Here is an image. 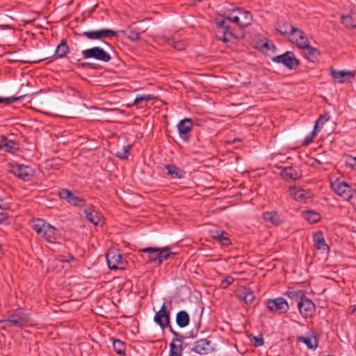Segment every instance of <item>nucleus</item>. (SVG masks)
<instances>
[{
  "label": "nucleus",
  "mask_w": 356,
  "mask_h": 356,
  "mask_svg": "<svg viewBox=\"0 0 356 356\" xmlns=\"http://www.w3.org/2000/svg\"><path fill=\"white\" fill-rule=\"evenodd\" d=\"M32 325L30 313L19 307L8 311L4 318L0 321L1 328L4 330L9 327L22 330Z\"/></svg>",
  "instance_id": "1"
},
{
  "label": "nucleus",
  "mask_w": 356,
  "mask_h": 356,
  "mask_svg": "<svg viewBox=\"0 0 356 356\" xmlns=\"http://www.w3.org/2000/svg\"><path fill=\"white\" fill-rule=\"evenodd\" d=\"M104 48L93 47L82 51L83 57L86 59L92 58L103 63L109 62L111 60L110 51H113L112 45L104 42Z\"/></svg>",
  "instance_id": "2"
},
{
  "label": "nucleus",
  "mask_w": 356,
  "mask_h": 356,
  "mask_svg": "<svg viewBox=\"0 0 356 356\" xmlns=\"http://www.w3.org/2000/svg\"><path fill=\"white\" fill-rule=\"evenodd\" d=\"M106 258L111 270H125L128 266L127 261L122 257L118 249H110L106 253Z\"/></svg>",
  "instance_id": "3"
},
{
  "label": "nucleus",
  "mask_w": 356,
  "mask_h": 356,
  "mask_svg": "<svg viewBox=\"0 0 356 356\" xmlns=\"http://www.w3.org/2000/svg\"><path fill=\"white\" fill-rule=\"evenodd\" d=\"M273 63H281L289 70H296L300 65V62L296 58L293 51H287L283 54L274 56L271 58Z\"/></svg>",
  "instance_id": "4"
},
{
  "label": "nucleus",
  "mask_w": 356,
  "mask_h": 356,
  "mask_svg": "<svg viewBox=\"0 0 356 356\" xmlns=\"http://www.w3.org/2000/svg\"><path fill=\"white\" fill-rule=\"evenodd\" d=\"M267 308L279 315L286 314L289 310V305L283 297L268 299L266 301Z\"/></svg>",
  "instance_id": "5"
},
{
  "label": "nucleus",
  "mask_w": 356,
  "mask_h": 356,
  "mask_svg": "<svg viewBox=\"0 0 356 356\" xmlns=\"http://www.w3.org/2000/svg\"><path fill=\"white\" fill-rule=\"evenodd\" d=\"M58 196L73 207H82L86 203L83 197L76 195L72 191L67 188L59 189Z\"/></svg>",
  "instance_id": "6"
},
{
  "label": "nucleus",
  "mask_w": 356,
  "mask_h": 356,
  "mask_svg": "<svg viewBox=\"0 0 356 356\" xmlns=\"http://www.w3.org/2000/svg\"><path fill=\"white\" fill-rule=\"evenodd\" d=\"M297 306L304 318H312L316 314V305L307 296L297 303Z\"/></svg>",
  "instance_id": "7"
},
{
  "label": "nucleus",
  "mask_w": 356,
  "mask_h": 356,
  "mask_svg": "<svg viewBox=\"0 0 356 356\" xmlns=\"http://www.w3.org/2000/svg\"><path fill=\"white\" fill-rule=\"evenodd\" d=\"M190 350L200 355H205L214 352L215 348L211 341L209 338H205L196 341Z\"/></svg>",
  "instance_id": "8"
},
{
  "label": "nucleus",
  "mask_w": 356,
  "mask_h": 356,
  "mask_svg": "<svg viewBox=\"0 0 356 356\" xmlns=\"http://www.w3.org/2000/svg\"><path fill=\"white\" fill-rule=\"evenodd\" d=\"M154 321L160 326L162 330L170 327V314L167 310L164 302L160 309L156 312L154 316Z\"/></svg>",
  "instance_id": "9"
},
{
  "label": "nucleus",
  "mask_w": 356,
  "mask_h": 356,
  "mask_svg": "<svg viewBox=\"0 0 356 356\" xmlns=\"http://www.w3.org/2000/svg\"><path fill=\"white\" fill-rule=\"evenodd\" d=\"M80 36L86 37L90 40H100L102 38H112L117 35V33L111 29H102L85 31L79 34Z\"/></svg>",
  "instance_id": "10"
},
{
  "label": "nucleus",
  "mask_w": 356,
  "mask_h": 356,
  "mask_svg": "<svg viewBox=\"0 0 356 356\" xmlns=\"http://www.w3.org/2000/svg\"><path fill=\"white\" fill-rule=\"evenodd\" d=\"M280 168L282 169L280 175L286 181H294L302 177L301 170L298 167L287 166Z\"/></svg>",
  "instance_id": "11"
},
{
  "label": "nucleus",
  "mask_w": 356,
  "mask_h": 356,
  "mask_svg": "<svg viewBox=\"0 0 356 356\" xmlns=\"http://www.w3.org/2000/svg\"><path fill=\"white\" fill-rule=\"evenodd\" d=\"M334 192L343 198L350 200L353 198V191L352 187L344 181H337L331 184Z\"/></svg>",
  "instance_id": "12"
},
{
  "label": "nucleus",
  "mask_w": 356,
  "mask_h": 356,
  "mask_svg": "<svg viewBox=\"0 0 356 356\" xmlns=\"http://www.w3.org/2000/svg\"><path fill=\"white\" fill-rule=\"evenodd\" d=\"M11 172L24 181H30L33 176V169L28 165H24L13 166Z\"/></svg>",
  "instance_id": "13"
},
{
  "label": "nucleus",
  "mask_w": 356,
  "mask_h": 356,
  "mask_svg": "<svg viewBox=\"0 0 356 356\" xmlns=\"http://www.w3.org/2000/svg\"><path fill=\"white\" fill-rule=\"evenodd\" d=\"M193 127V122L191 118H185L179 121L177 124V129L180 137L184 141H188L190 133Z\"/></svg>",
  "instance_id": "14"
},
{
  "label": "nucleus",
  "mask_w": 356,
  "mask_h": 356,
  "mask_svg": "<svg viewBox=\"0 0 356 356\" xmlns=\"http://www.w3.org/2000/svg\"><path fill=\"white\" fill-rule=\"evenodd\" d=\"M331 76L335 82L339 83L350 82L354 79V73L345 70L337 71L333 67L331 68Z\"/></svg>",
  "instance_id": "15"
},
{
  "label": "nucleus",
  "mask_w": 356,
  "mask_h": 356,
  "mask_svg": "<svg viewBox=\"0 0 356 356\" xmlns=\"http://www.w3.org/2000/svg\"><path fill=\"white\" fill-rule=\"evenodd\" d=\"M289 192L295 200L302 202L312 196V193L310 191L296 188L295 186L289 187Z\"/></svg>",
  "instance_id": "16"
},
{
  "label": "nucleus",
  "mask_w": 356,
  "mask_h": 356,
  "mask_svg": "<svg viewBox=\"0 0 356 356\" xmlns=\"http://www.w3.org/2000/svg\"><path fill=\"white\" fill-rule=\"evenodd\" d=\"M234 13L240 18L241 27L245 28L252 24V15L250 12L237 8L234 10Z\"/></svg>",
  "instance_id": "17"
},
{
  "label": "nucleus",
  "mask_w": 356,
  "mask_h": 356,
  "mask_svg": "<svg viewBox=\"0 0 356 356\" xmlns=\"http://www.w3.org/2000/svg\"><path fill=\"white\" fill-rule=\"evenodd\" d=\"M236 296L240 300L244 301L246 305L254 304L256 298L253 291L245 286L237 293Z\"/></svg>",
  "instance_id": "18"
},
{
  "label": "nucleus",
  "mask_w": 356,
  "mask_h": 356,
  "mask_svg": "<svg viewBox=\"0 0 356 356\" xmlns=\"http://www.w3.org/2000/svg\"><path fill=\"white\" fill-rule=\"evenodd\" d=\"M160 248L147 247L140 249L139 252L147 254V262L154 263L158 266Z\"/></svg>",
  "instance_id": "19"
},
{
  "label": "nucleus",
  "mask_w": 356,
  "mask_h": 356,
  "mask_svg": "<svg viewBox=\"0 0 356 356\" xmlns=\"http://www.w3.org/2000/svg\"><path fill=\"white\" fill-rule=\"evenodd\" d=\"M0 148L9 153H14L19 149L17 143L8 140L5 136H0Z\"/></svg>",
  "instance_id": "20"
},
{
  "label": "nucleus",
  "mask_w": 356,
  "mask_h": 356,
  "mask_svg": "<svg viewBox=\"0 0 356 356\" xmlns=\"http://www.w3.org/2000/svg\"><path fill=\"white\" fill-rule=\"evenodd\" d=\"M314 245L318 250L327 253L330 250L329 246L325 243L323 232L319 231L313 236Z\"/></svg>",
  "instance_id": "21"
},
{
  "label": "nucleus",
  "mask_w": 356,
  "mask_h": 356,
  "mask_svg": "<svg viewBox=\"0 0 356 356\" xmlns=\"http://www.w3.org/2000/svg\"><path fill=\"white\" fill-rule=\"evenodd\" d=\"M44 227L45 229H44L42 236L47 241L54 243L59 236L58 230L49 223H47Z\"/></svg>",
  "instance_id": "22"
},
{
  "label": "nucleus",
  "mask_w": 356,
  "mask_h": 356,
  "mask_svg": "<svg viewBox=\"0 0 356 356\" xmlns=\"http://www.w3.org/2000/svg\"><path fill=\"white\" fill-rule=\"evenodd\" d=\"M329 119H330V115L328 113H325V115H320L318 119L316 121L313 131L309 134V136H308L305 139L307 144L311 143L313 140L314 136H316V133L318 131L319 127H322L323 125V124L326 121H327Z\"/></svg>",
  "instance_id": "23"
},
{
  "label": "nucleus",
  "mask_w": 356,
  "mask_h": 356,
  "mask_svg": "<svg viewBox=\"0 0 356 356\" xmlns=\"http://www.w3.org/2000/svg\"><path fill=\"white\" fill-rule=\"evenodd\" d=\"M190 316L186 311L181 310L176 314L175 321L179 328H184L190 323Z\"/></svg>",
  "instance_id": "24"
},
{
  "label": "nucleus",
  "mask_w": 356,
  "mask_h": 356,
  "mask_svg": "<svg viewBox=\"0 0 356 356\" xmlns=\"http://www.w3.org/2000/svg\"><path fill=\"white\" fill-rule=\"evenodd\" d=\"M85 218L95 225H97L101 220L100 214L92 209V207L86 208L84 210Z\"/></svg>",
  "instance_id": "25"
},
{
  "label": "nucleus",
  "mask_w": 356,
  "mask_h": 356,
  "mask_svg": "<svg viewBox=\"0 0 356 356\" xmlns=\"http://www.w3.org/2000/svg\"><path fill=\"white\" fill-rule=\"evenodd\" d=\"M301 49L304 50V54H305L308 60L313 63L316 62L318 60L320 56V53L317 49L312 47V46L309 45V43L307 44L303 45Z\"/></svg>",
  "instance_id": "26"
},
{
  "label": "nucleus",
  "mask_w": 356,
  "mask_h": 356,
  "mask_svg": "<svg viewBox=\"0 0 356 356\" xmlns=\"http://www.w3.org/2000/svg\"><path fill=\"white\" fill-rule=\"evenodd\" d=\"M296 35L298 38L296 40V46L298 48H302L303 45L307 44L309 43V40L305 33L300 29L298 28H295V29H292V35Z\"/></svg>",
  "instance_id": "27"
},
{
  "label": "nucleus",
  "mask_w": 356,
  "mask_h": 356,
  "mask_svg": "<svg viewBox=\"0 0 356 356\" xmlns=\"http://www.w3.org/2000/svg\"><path fill=\"white\" fill-rule=\"evenodd\" d=\"M165 168L168 171V175L172 179H182L185 177V172L175 165H167Z\"/></svg>",
  "instance_id": "28"
},
{
  "label": "nucleus",
  "mask_w": 356,
  "mask_h": 356,
  "mask_svg": "<svg viewBox=\"0 0 356 356\" xmlns=\"http://www.w3.org/2000/svg\"><path fill=\"white\" fill-rule=\"evenodd\" d=\"M179 343H181V339H172L170 343L169 356H182L183 347Z\"/></svg>",
  "instance_id": "29"
},
{
  "label": "nucleus",
  "mask_w": 356,
  "mask_h": 356,
  "mask_svg": "<svg viewBox=\"0 0 356 356\" xmlns=\"http://www.w3.org/2000/svg\"><path fill=\"white\" fill-rule=\"evenodd\" d=\"M69 51L70 47L67 44L66 40L63 39L60 43L57 46L53 57H54L55 59L63 58L66 56Z\"/></svg>",
  "instance_id": "30"
},
{
  "label": "nucleus",
  "mask_w": 356,
  "mask_h": 356,
  "mask_svg": "<svg viewBox=\"0 0 356 356\" xmlns=\"http://www.w3.org/2000/svg\"><path fill=\"white\" fill-rule=\"evenodd\" d=\"M159 253L158 266H160L164 261L173 258L176 255L175 252L170 251V248L168 246L160 248Z\"/></svg>",
  "instance_id": "31"
},
{
  "label": "nucleus",
  "mask_w": 356,
  "mask_h": 356,
  "mask_svg": "<svg viewBox=\"0 0 356 356\" xmlns=\"http://www.w3.org/2000/svg\"><path fill=\"white\" fill-rule=\"evenodd\" d=\"M276 30L282 35H292V29H295L292 24L286 22H278L276 25Z\"/></svg>",
  "instance_id": "32"
},
{
  "label": "nucleus",
  "mask_w": 356,
  "mask_h": 356,
  "mask_svg": "<svg viewBox=\"0 0 356 356\" xmlns=\"http://www.w3.org/2000/svg\"><path fill=\"white\" fill-rule=\"evenodd\" d=\"M284 294L297 303L307 296L306 291L304 290H293L292 289H289Z\"/></svg>",
  "instance_id": "33"
},
{
  "label": "nucleus",
  "mask_w": 356,
  "mask_h": 356,
  "mask_svg": "<svg viewBox=\"0 0 356 356\" xmlns=\"http://www.w3.org/2000/svg\"><path fill=\"white\" fill-rule=\"evenodd\" d=\"M263 218L265 220L275 225H278L280 222V216L276 211L264 212L263 213Z\"/></svg>",
  "instance_id": "34"
},
{
  "label": "nucleus",
  "mask_w": 356,
  "mask_h": 356,
  "mask_svg": "<svg viewBox=\"0 0 356 356\" xmlns=\"http://www.w3.org/2000/svg\"><path fill=\"white\" fill-rule=\"evenodd\" d=\"M303 217L307 220L310 223H316L321 218V215L316 211L307 210L303 212Z\"/></svg>",
  "instance_id": "35"
},
{
  "label": "nucleus",
  "mask_w": 356,
  "mask_h": 356,
  "mask_svg": "<svg viewBox=\"0 0 356 356\" xmlns=\"http://www.w3.org/2000/svg\"><path fill=\"white\" fill-rule=\"evenodd\" d=\"M113 339V347L115 352L119 355H124L126 351L125 343L120 339Z\"/></svg>",
  "instance_id": "36"
},
{
  "label": "nucleus",
  "mask_w": 356,
  "mask_h": 356,
  "mask_svg": "<svg viewBox=\"0 0 356 356\" xmlns=\"http://www.w3.org/2000/svg\"><path fill=\"white\" fill-rule=\"evenodd\" d=\"M298 341L305 343L309 349L314 350L318 344L315 337H299Z\"/></svg>",
  "instance_id": "37"
},
{
  "label": "nucleus",
  "mask_w": 356,
  "mask_h": 356,
  "mask_svg": "<svg viewBox=\"0 0 356 356\" xmlns=\"http://www.w3.org/2000/svg\"><path fill=\"white\" fill-rule=\"evenodd\" d=\"M121 32L131 41H137L140 38L139 31L131 27L129 28L127 31H121Z\"/></svg>",
  "instance_id": "38"
},
{
  "label": "nucleus",
  "mask_w": 356,
  "mask_h": 356,
  "mask_svg": "<svg viewBox=\"0 0 356 356\" xmlns=\"http://www.w3.org/2000/svg\"><path fill=\"white\" fill-rule=\"evenodd\" d=\"M47 224V223L42 219L34 220H33L32 228L37 232V234L42 236L44 229H45L44 226H46Z\"/></svg>",
  "instance_id": "39"
},
{
  "label": "nucleus",
  "mask_w": 356,
  "mask_h": 356,
  "mask_svg": "<svg viewBox=\"0 0 356 356\" xmlns=\"http://www.w3.org/2000/svg\"><path fill=\"white\" fill-rule=\"evenodd\" d=\"M227 21L228 20L225 18L223 20L216 21V24L218 28L223 30L222 32H224L225 35H230L231 38H235L234 33L230 31L229 26L227 24Z\"/></svg>",
  "instance_id": "40"
},
{
  "label": "nucleus",
  "mask_w": 356,
  "mask_h": 356,
  "mask_svg": "<svg viewBox=\"0 0 356 356\" xmlns=\"http://www.w3.org/2000/svg\"><path fill=\"white\" fill-rule=\"evenodd\" d=\"M131 147L132 146L131 145H124L120 150L115 153V156L120 159H127Z\"/></svg>",
  "instance_id": "41"
},
{
  "label": "nucleus",
  "mask_w": 356,
  "mask_h": 356,
  "mask_svg": "<svg viewBox=\"0 0 356 356\" xmlns=\"http://www.w3.org/2000/svg\"><path fill=\"white\" fill-rule=\"evenodd\" d=\"M341 22L348 29H355L356 25L354 24V20L352 16L350 15H342Z\"/></svg>",
  "instance_id": "42"
},
{
  "label": "nucleus",
  "mask_w": 356,
  "mask_h": 356,
  "mask_svg": "<svg viewBox=\"0 0 356 356\" xmlns=\"http://www.w3.org/2000/svg\"><path fill=\"white\" fill-rule=\"evenodd\" d=\"M216 241L222 246H228L232 243L231 239L228 236L227 233L218 235L217 239Z\"/></svg>",
  "instance_id": "43"
},
{
  "label": "nucleus",
  "mask_w": 356,
  "mask_h": 356,
  "mask_svg": "<svg viewBox=\"0 0 356 356\" xmlns=\"http://www.w3.org/2000/svg\"><path fill=\"white\" fill-rule=\"evenodd\" d=\"M249 338L255 347L262 346L264 343V340L261 334H259V336H254L252 334L249 336Z\"/></svg>",
  "instance_id": "44"
},
{
  "label": "nucleus",
  "mask_w": 356,
  "mask_h": 356,
  "mask_svg": "<svg viewBox=\"0 0 356 356\" xmlns=\"http://www.w3.org/2000/svg\"><path fill=\"white\" fill-rule=\"evenodd\" d=\"M26 95H22L18 97H0V104H10L15 102H17L22 99H23L24 97H26Z\"/></svg>",
  "instance_id": "45"
},
{
  "label": "nucleus",
  "mask_w": 356,
  "mask_h": 356,
  "mask_svg": "<svg viewBox=\"0 0 356 356\" xmlns=\"http://www.w3.org/2000/svg\"><path fill=\"white\" fill-rule=\"evenodd\" d=\"M343 157L345 159L346 165L353 170L356 165V157H353L346 154L343 155Z\"/></svg>",
  "instance_id": "46"
},
{
  "label": "nucleus",
  "mask_w": 356,
  "mask_h": 356,
  "mask_svg": "<svg viewBox=\"0 0 356 356\" xmlns=\"http://www.w3.org/2000/svg\"><path fill=\"white\" fill-rule=\"evenodd\" d=\"M153 98L152 95H145L140 97H137L134 100V104L138 105L143 101H150L153 99Z\"/></svg>",
  "instance_id": "47"
},
{
  "label": "nucleus",
  "mask_w": 356,
  "mask_h": 356,
  "mask_svg": "<svg viewBox=\"0 0 356 356\" xmlns=\"http://www.w3.org/2000/svg\"><path fill=\"white\" fill-rule=\"evenodd\" d=\"M234 281V279L231 276H227L220 283V287L222 289H227L230 286Z\"/></svg>",
  "instance_id": "48"
},
{
  "label": "nucleus",
  "mask_w": 356,
  "mask_h": 356,
  "mask_svg": "<svg viewBox=\"0 0 356 356\" xmlns=\"http://www.w3.org/2000/svg\"><path fill=\"white\" fill-rule=\"evenodd\" d=\"M226 19L238 24L241 27L240 18L237 16L236 13H234V10L229 16L226 17Z\"/></svg>",
  "instance_id": "49"
},
{
  "label": "nucleus",
  "mask_w": 356,
  "mask_h": 356,
  "mask_svg": "<svg viewBox=\"0 0 356 356\" xmlns=\"http://www.w3.org/2000/svg\"><path fill=\"white\" fill-rule=\"evenodd\" d=\"M60 261L62 262H67V263H69L70 262V261H73V260H75V257L72 255V254H68L67 256H65V255H60L59 256V259H58Z\"/></svg>",
  "instance_id": "50"
},
{
  "label": "nucleus",
  "mask_w": 356,
  "mask_h": 356,
  "mask_svg": "<svg viewBox=\"0 0 356 356\" xmlns=\"http://www.w3.org/2000/svg\"><path fill=\"white\" fill-rule=\"evenodd\" d=\"M8 215L6 213H0V225H8L9 223L8 222Z\"/></svg>",
  "instance_id": "51"
},
{
  "label": "nucleus",
  "mask_w": 356,
  "mask_h": 356,
  "mask_svg": "<svg viewBox=\"0 0 356 356\" xmlns=\"http://www.w3.org/2000/svg\"><path fill=\"white\" fill-rule=\"evenodd\" d=\"M169 329H170V332L175 337H173V339H181V340L186 339V337H184L182 334H181L178 333L177 332L175 331L171 326H170V327H169Z\"/></svg>",
  "instance_id": "52"
},
{
  "label": "nucleus",
  "mask_w": 356,
  "mask_h": 356,
  "mask_svg": "<svg viewBox=\"0 0 356 356\" xmlns=\"http://www.w3.org/2000/svg\"><path fill=\"white\" fill-rule=\"evenodd\" d=\"M222 234H226V232L225 231L220 230V229L213 230V231H211V237L213 239L216 240L218 235H221Z\"/></svg>",
  "instance_id": "53"
},
{
  "label": "nucleus",
  "mask_w": 356,
  "mask_h": 356,
  "mask_svg": "<svg viewBox=\"0 0 356 356\" xmlns=\"http://www.w3.org/2000/svg\"><path fill=\"white\" fill-rule=\"evenodd\" d=\"M31 60H24V63H39V62L42 61L44 60H46L47 58H42L36 59L35 57H31Z\"/></svg>",
  "instance_id": "54"
},
{
  "label": "nucleus",
  "mask_w": 356,
  "mask_h": 356,
  "mask_svg": "<svg viewBox=\"0 0 356 356\" xmlns=\"http://www.w3.org/2000/svg\"><path fill=\"white\" fill-rule=\"evenodd\" d=\"M218 38L220 40L227 43L232 38L230 37V35H225V33L222 32V35H218Z\"/></svg>",
  "instance_id": "55"
},
{
  "label": "nucleus",
  "mask_w": 356,
  "mask_h": 356,
  "mask_svg": "<svg viewBox=\"0 0 356 356\" xmlns=\"http://www.w3.org/2000/svg\"><path fill=\"white\" fill-rule=\"evenodd\" d=\"M262 47L267 49H270V48L275 49V46L273 44H270L268 42H264Z\"/></svg>",
  "instance_id": "56"
},
{
  "label": "nucleus",
  "mask_w": 356,
  "mask_h": 356,
  "mask_svg": "<svg viewBox=\"0 0 356 356\" xmlns=\"http://www.w3.org/2000/svg\"><path fill=\"white\" fill-rule=\"evenodd\" d=\"M173 47L175 49H178V50H181L183 49L182 44H181V42H174Z\"/></svg>",
  "instance_id": "57"
},
{
  "label": "nucleus",
  "mask_w": 356,
  "mask_h": 356,
  "mask_svg": "<svg viewBox=\"0 0 356 356\" xmlns=\"http://www.w3.org/2000/svg\"><path fill=\"white\" fill-rule=\"evenodd\" d=\"M11 62H23L24 63L25 60L22 59L20 57H14V58L10 60Z\"/></svg>",
  "instance_id": "58"
},
{
  "label": "nucleus",
  "mask_w": 356,
  "mask_h": 356,
  "mask_svg": "<svg viewBox=\"0 0 356 356\" xmlns=\"http://www.w3.org/2000/svg\"><path fill=\"white\" fill-rule=\"evenodd\" d=\"M179 343V344H181V343L182 347H183V350H184L185 348H187V346H188V343H186V342H184V339H181V343Z\"/></svg>",
  "instance_id": "59"
},
{
  "label": "nucleus",
  "mask_w": 356,
  "mask_h": 356,
  "mask_svg": "<svg viewBox=\"0 0 356 356\" xmlns=\"http://www.w3.org/2000/svg\"><path fill=\"white\" fill-rule=\"evenodd\" d=\"M352 308H353V309H352L353 312H355L356 311V305H353Z\"/></svg>",
  "instance_id": "60"
},
{
  "label": "nucleus",
  "mask_w": 356,
  "mask_h": 356,
  "mask_svg": "<svg viewBox=\"0 0 356 356\" xmlns=\"http://www.w3.org/2000/svg\"><path fill=\"white\" fill-rule=\"evenodd\" d=\"M2 202H3V200L1 198H0V209H3V207H2V204H1Z\"/></svg>",
  "instance_id": "61"
},
{
  "label": "nucleus",
  "mask_w": 356,
  "mask_h": 356,
  "mask_svg": "<svg viewBox=\"0 0 356 356\" xmlns=\"http://www.w3.org/2000/svg\"><path fill=\"white\" fill-rule=\"evenodd\" d=\"M89 65H90L89 63H83V66Z\"/></svg>",
  "instance_id": "62"
},
{
  "label": "nucleus",
  "mask_w": 356,
  "mask_h": 356,
  "mask_svg": "<svg viewBox=\"0 0 356 356\" xmlns=\"http://www.w3.org/2000/svg\"><path fill=\"white\" fill-rule=\"evenodd\" d=\"M316 161L317 163H320V161H319L318 160H316Z\"/></svg>",
  "instance_id": "63"
}]
</instances>
